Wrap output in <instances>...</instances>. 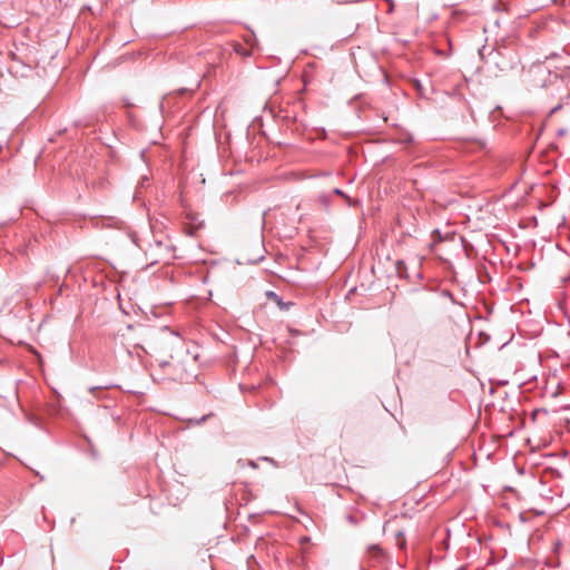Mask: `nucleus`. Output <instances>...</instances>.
Segmentation results:
<instances>
[{
    "mask_svg": "<svg viewBox=\"0 0 570 570\" xmlns=\"http://www.w3.org/2000/svg\"><path fill=\"white\" fill-rule=\"evenodd\" d=\"M159 368L163 371L161 374L153 373V379L159 381H177L181 379V375L178 373V368L175 364L169 361H161L159 363Z\"/></svg>",
    "mask_w": 570,
    "mask_h": 570,
    "instance_id": "1",
    "label": "nucleus"
},
{
    "mask_svg": "<svg viewBox=\"0 0 570 570\" xmlns=\"http://www.w3.org/2000/svg\"><path fill=\"white\" fill-rule=\"evenodd\" d=\"M365 559L368 566L374 567L386 563L389 554L379 544H371L367 547Z\"/></svg>",
    "mask_w": 570,
    "mask_h": 570,
    "instance_id": "2",
    "label": "nucleus"
},
{
    "mask_svg": "<svg viewBox=\"0 0 570 570\" xmlns=\"http://www.w3.org/2000/svg\"><path fill=\"white\" fill-rule=\"evenodd\" d=\"M266 295H267V297H268L269 299H272L273 302H275V303L279 306V308H281V309H288V308H289V306H292V305H293V303H292V302L284 303V302L282 301V298H281V297H279L275 292L268 291V292L266 293Z\"/></svg>",
    "mask_w": 570,
    "mask_h": 570,
    "instance_id": "3",
    "label": "nucleus"
},
{
    "mask_svg": "<svg viewBox=\"0 0 570 570\" xmlns=\"http://www.w3.org/2000/svg\"><path fill=\"white\" fill-rule=\"evenodd\" d=\"M233 49L237 55L242 57H249L252 55V49L246 48L244 45L239 42H235Z\"/></svg>",
    "mask_w": 570,
    "mask_h": 570,
    "instance_id": "4",
    "label": "nucleus"
},
{
    "mask_svg": "<svg viewBox=\"0 0 570 570\" xmlns=\"http://www.w3.org/2000/svg\"><path fill=\"white\" fill-rule=\"evenodd\" d=\"M245 42L247 46L250 47V49L253 50L254 48L257 47V39H256V36L254 32H252L249 36H247L245 38Z\"/></svg>",
    "mask_w": 570,
    "mask_h": 570,
    "instance_id": "5",
    "label": "nucleus"
},
{
    "mask_svg": "<svg viewBox=\"0 0 570 570\" xmlns=\"http://www.w3.org/2000/svg\"><path fill=\"white\" fill-rule=\"evenodd\" d=\"M396 544L402 549L405 547L406 541L404 538V533L402 531H399L395 535Z\"/></svg>",
    "mask_w": 570,
    "mask_h": 570,
    "instance_id": "6",
    "label": "nucleus"
},
{
    "mask_svg": "<svg viewBox=\"0 0 570 570\" xmlns=\"http://www.w3.org/2000/svg\"><path fill=\"white\" fill-rule=\"evenodd\" d=\"M209 416H212V413L206 414V415L202 416V417H200V419H198V420H190V422H195L196 424H202V423H204V422H205Z\"/></svg>",
    "mask_w": 570,
    "mask_h": 570,
    "instance_id": "7",
    "label": "nucleus"
},
{
    "mask_svg": "<svg viewBox=\"0 0 570 570\" xmlns=\"http://www.w3.org/2000/svg\"><path fill=\"white\" fill-rule=\"evenodd\" d=\"M333 191H334V194H335V195H340V196H342V197H344V198H348V197L344 194V191H342L340 188H335Z\"/></svg>",
    "mask_w": 570,
    "mask_h": 570,
    "instance_id": "8",
    "label": "nucleus"
},
{
    "mask_svg": "<svg viewBox=\"0 0 570 570\" xmlns=\"http://www.w3.org/2000/svg\"><path fill=\"white\" fill-rule=\"evenodd\" d=\"M401 267H404V262L403 261H399L396 263V268H397L399 273H401Z\"/></svg>",
    "mask_w": 570,
    "mask_h": 570,
    "instance_id": "9",
    "label": "nucleus"
},
{
    "mask_svg": "<svg viewBox=\"0 0 570 570\" xmlns=\"http://www.w3.org/2000/svg\"><path fill=\"white\" fill-rule=\"evenodd\" d=\"M416 89L420 91L421 95H423L422 94V86H421V83L419 81H416Z\"/></svg>",
    "mask_w": 570,
    "mask_h": 570,
    "instance_id": "10",
    "label": "nucleus"
},
{
    "mask_svg": "<svg viewBox=\"0 0 570 570\" xmlns=\"http://www.w3.org/2000/svg\"><path fill=\"white\" fill-rule=\"evenodd\" d=\"M262 460H264V461H268V462H271V463H275L273 459L267 458V456L262 458Z\"/></svg>",
    "mask_w": 570,
    "mask_h": 570,
    "instance_id": "11",
    "label": "nucleus"
},
{
    "mask_svg": "<svg viewBox=\"0 0 570 570\" xmlns=\"http://www.w3.org/2000/svg\"><path fill=\"white\" fill-rule=\"evenodd\" d=\"M249 465H250L253 469H256V468H257V464H256L254 461H250V462H249Z\"/></svg>",
    "mask_w": 570,
    "mask_h": 570,
    "instance_id": "12",
    "label": "nucleus"
},
{
    "mask_svg": "<svg viewBox=\"0 0 570 570\" xmlns=\"http://www.w3.org/2000/svg\"><path fill=\"white\" fill-rule=\"evenodd\" d=\"M265 215H266V213H264L262 216V226H264V224H265Z\"/></svg>",
    "mask_w": 570,
    "mask_h": 570,
    "instance_id": "13",
    "label": "nucleus"
},
{
    "mask_svg": "<svg viewBox=\"0 0 570 570\" xmlns=\"http://www.w3.org/2000/svg\"><path fill=\"white\" fill-rule=\"evenodd\" d=\"M433 234H436V235L439 236V238H441V234H440V230H439V229H435V230L433 232Z\"/></svg>",
    "mask_w": 570,
    "mask_h": 570,
    "instance_id": "14",
    "label": "nucleus"
},
{
    "mask_svg": "<svg viewBox=\"0 0 570 570\" xmlns=\"http://www.w3.org/2000/svg\"><path fill=\"white\" fill-rule=\"evenodd\" d=\"M98 390H99V387H91L90 392L94 393L95 391H98Z\"/></svg>",
    "mask_w": 570,
    "mask_h": 570,
    "instance_id": "15",
    "label": "nucleus"
},
{
    "mask_svg": "<svg viewBox=\"0 0 570 570\" xmlns=\"http://www.w3.org/2000/svg\"><path fill=\"white\" fill-rule=\"evenodd\" d=\"M156 246H157V247H163L161 242H157V243H156Z\"/></svg>",
    "mask_w": 570,
    "mask_h": 570,
    "instance_id": "16",
    "label": "nucleus"
},
{
    "mask_svg": "<svg viewBox=\"0 0 570 570\" xmlns=\"http://www.w3.org/2000/svg\"><path fill=\"white\" fill-rule=\"evenodd\" d=\"M412 141H413V138H412V137H409V138L406 139V142H412Z\"/></svg>",
    "mask_w": 570,
    "mask_h": 570,
    "instance_id": "17",
    "label": "nucleus"
},
{
    "mask_svg": "<svg viewBox=\"0 0 570 570\" xmlns=\"http://www.w3.org/2000/svg\"><path fill=\"white\" fill-rule=\"evenodd\" d=\"M191 222H193V224H196V218L191 217Z\"/></svg>",
    "mask_w": 570,
    "mask_h": 570,
    "instance_id": "18",
    "label": "nucleus"
}]
</instances>
